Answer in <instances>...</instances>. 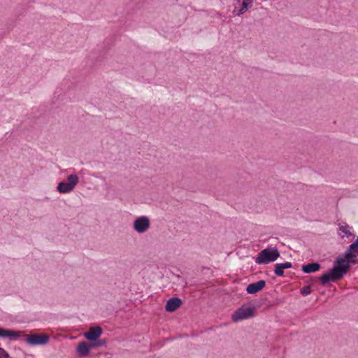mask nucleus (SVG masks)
<instances>
[{"mask_svg":"<svg viewBox=\"0 0 358 358\" xmlns=\"http://www.w3.org/2000/svg\"><path fill=\"white\" fill-rule=\"evenodd\" d=\"M357 257H338L334 267L320 277L321 283L326 285L331 281H336L343 278L348 273L351 265L355 264Z\"/></svg>","mask_w":358,"mask_h":358,"instance_id":"nucleus-1","label":"nucleus"},{"mask_svg":"<svg viewBox=\"0 0 358 358\" xmlns=\"http://www.w3.org/2000/svg\"><path fill=\"white\" fill-rule=\"evenodd\" d=\"M280 254L277 248H267L259 252L255 259L257 264H267L278 259Z\"/></svg>","mask_w":358,"mask_h":358,"instance_id":"nucleus-2","label":"nucleus"},{"mask_svg":"<svg viewBox=\"0 0 358 358\" xmlns=\"http://www.w3.org/2000/svg\"><path fill=\"white\" fill-rule=\"evenodd\" d=\"M255 309V307H247L243 305L232 314L231 319L234 322H237L253 317Z\"/></svg>","mask_w":358,"mask_h":358,"instance_id":"nucleus-3","label":"nucleus"},{"mask_svg":"<svg viewBox=\"0 0 358 358\" xmlns=\"http://www.w3.org/2000/svg\"><path fill=\"white\" fill-rule=\"evenodd\" d=\"M68 182H60L57 186V190L60 193H69L71 192L78 183L79 178L76 174H71L68 176Z\"/></svg>","mask_w":358,"mask_h":358,"instance_id":"nucleus-4","label":"nucleus"},{"mask_svg":"<svg viewBox=\"0 0 358 358\" xmlns=\"http://www.w3.org/2000/svg\"><path fill=\"white\" fill-rule=\"evenodd\" d=\"M50 340L47 334H31L26 338V342L29 345H45Z\"/></svg>","mask_w":358,"mask_h":358,"instance_id":"nucleus-5","label":"nucleus"},{"mask_svg":"<svg viewBox=\"0 0 358 358\" xmlns=\"http://www.w3.org/2000/svg\"><path fill=\"white\" fill-rule=\"evenodd\" d=\"M150 227V221L148 217L142 216L134 222V229L140 234L145 232Z\"/></svg>","mask_w":358,"mask_h":358,"instance_id":"nucleus-6","label":"nucleus"},{"mask_svg":"<svg viewBox=\"0 0 358 358\" xmlns=\"http://www.w3.org/2000/svg\"><path fill=\"white\" fill-rule=\"evenodd\" d=\"M103 330L99 326L91 327L87 332L84 334L85 338L90 341H96L102 334Z\"/></svg>","mask_w":358,"mask_h":358,"instance_id":"nucleus-7","label":"nucleus"},{"mask_svg":"<svg viewBox=\"0 0 358 358\" xmlns=\"http://www.w3.org/2000/svg\"><path fill=\"white\" fill-rule=\"evenodd\" d=\"M182 299L178 297L169 299L165 305V309L168 312H173L182 305Z\"/></svg>","mask_w":358,"mask_h":358,"instance_id":"nucleus-8","label":"nucleus"},{"mask_svg":"<svg viewBox=\"0 0 358 358\" xmlns=\"http://www.w3.org/2000/svg\"><path fill=\"white\" fill-rule=\"evenodd\" d=\"M266 286V281L261 280L257 282L249 284L246 287V292L250 294H256Z\"/></svg>","mask_w":358,"mask_h":358,"instance_id":"nucleus-9","label":"nucleus"},{"mask_svg":"<svg viewBox=\"0 0 358 358\" xmlns=\"http://www.w3.org/2000/svg\"><path fill=\"white\" fill-rule=\"evenodd\" d=\"M91 348H92L91 343L82 341L78 343L77 352L80 357H85L90 354Z\"/></svg>","mask_w":358,"mask_h":358,"instance_id":"nucleus-10","label":"nucleus"},{"mask_svg":"<svg viewBox=\"0 0 358 358\" xmlns=\"http://www.w3.org/2000/svg\"><path fill=\"white\" fill-rule=\"evenodd\" d=\"M320 268V264L317 262L304 264L301 267V270L304 273H311L318 271Z\"/></svg>","mask_w":358,"mask_h":358,"instance_id":"nucleus-11","label":"nucleus"},{"mask_svg":"<svg viewBox=\"0 0 358 358\" xmlns=\"http://www.w3.org/2000/svg\"><path fill=\"white\" fill-rule=\"evenodd\" d=\"M358 244L355 241L352 243L348 249L345 252V257H357Z\"/></svg>","mask_w":358,"mask_h":358,"instance_id":"nucleus-12","label":"nucleus"},{"mask_svg":"<svg viewBox=\"0 0 358 358\" xmlns=\"http://www.w3.org/2000/svg\"><path fill=\"white\" fill-rule=\"evenodd\" d=\"M17 331L4 329L0 327V338H10V339H16L19 337Z\"/></svg>","mask_w":358,"mask_h":358,"instance_id":"nucleus-13","label":"nucleus"},{"mask_svg":"<svg viewBox=\"0 0 358 358\" xmlns=\"http://www.w3.org/2000/svg\"><path fill=\"white\" fill-rule=\"evenodd\" d=\"M252 1H253V0H243L242 2V6L238 10L236 15H241L245 13L248 10V7L252 6Z\"/></svg>","mask_w":358,"mask_h":358,"instance_id":"nucleus-14","label":"nucleus"},{"mask_svg":"<svg viewBox=\"0 0 358 358\" xmlns=\"http://www.w3.org/2000/svg\"><path fill=\"white\" fill-rule=\"evenodd\" d=\"M284 269L282 263H278L275 265L274 273L278 276H283L284 275Z\"/></svg>","mask_w":358,"mask_h":358,"instance_id":"nucleus-15","label":"nucleus"},{"mask_svg":"<svg viewBox=\"0 0 358 358\" xmlns=\"http://www.w3.org/2000/svg\"><path fill=\"white\" fill-rule=\"evenodd\" d=\"M92 342L91 345L92 348L103 346L107 343L106 339H97L96 341Z\"/></svg>","mask_w":358,"mask_h":358,"instance_id":"nucleus-16","label":"nucleus"},{"mask_svg":"<svg viewBox=\"0 0 358 358\" xmlns=\"http://www.w3.org/2000/svg\"><path fill=\"white\" fill-rule=\"evenodd\" d=\"M348 228H349V226L348 224L339 226L340 231H341L347 236H350L352 235V234L348 230Z\"/></svg>","mask_w":358,"mask_h":358,"instance_id":"nucleus-17","label":"nucleus"},{"mask_svg":"<svg viewBox=\"0 0 358 358\" xmlns=\"http://www.w3.org/2000/svg\"><path fill=\"white\" fill-rule=\"evenodd\" d=\"M310 286H305L301 289V294L303 296H306L310 293Z\"/></svg>","mask_w":358,"mask_h":358,"instance_id":"nucleus-18","label":"nucleus"},{"mask_svg":"<svg viewBox=\"0 0 358 358\" xmlns=\"http://www.w3.org/2000/svg\"><path fill=\"white\" fill-rule=\"evenodd\" d=\"M8 353L3 348H0V358L8 357Z\"/></svg>","mask_w":358,"mask_h":358,"instance_id":"nucleus-19","label":"nucleus"},{"mask_svg":"<svg viewBox=\"0 0 358 358\" xmlns=\"http://www.w3.org/2000/svg\"><path fill=\"white\" fill-rule=\"evenodd\" d=\"M282 264L283 267L285 268V269L290 268L292 266V263L289 262L282 263Z\"/></svg>","mask_w":358,"mask_h":358,"instance_id":"nucleus-20","label":"nucleus"},{"mask_svg":"<svg viewBox=\"0 0 358 358\" xmlns=\"http://www.w3.org/2000/svg\"><path fill=\"white\" fill-rule=\"evenodd\" d=\"M355 243H357L358 244V237L356 238V240L355 241Z\"/></svg>","mask_w":358,"mask_h":358,"instance_id":"nucleus-21","label":"nucleus"}]
</instances>
